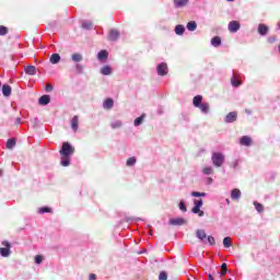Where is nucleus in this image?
Returning <instances> with one entry per match:
<instances>
[{
    "mask_svg": "<svg viewBox=\"0 0 280 280\" xmlns=\"http://www.w3.org/2000/svg\"><path fill=\"white\" fill-rule=\"evenodd\" d=\"M192 104H194L195 108H199V110H201V113H203V115H208V113L210 110V105H209V103H202V95L195 96L192 100Z\"/></svg>",
    "mask_w": 280,
    "mask_h": 280,
    "instance_id": "1",
    "label": "nucleus"
},
{
    "mask_svg": "<svg viewBox=\"0 0 280 280\" xmlns=\"http://www.w3.org/2000/svg\"><path fill=\"white\" fill-rule=\"evenodd\" d=\"M225 158L222 152H213L211 156V162L214 167H222L224 165Z\"/></svg>",
    "mask_w": 280,
    "mask_h": 280,
    "instance_id": "2",
    "label": "nucleus"
},
{
    "mask_svg": "<svg viewBox=\"0 0 280 280\" xmlns=\"http://www.w3.org/2000/svg\"><path fill=\"white\" fill-rule=\"evenodd\" d=\"M59 152L61 156H71L75 152V149L69 142H63Z\"/></svg>",
    "mask_w": 280,
    "mask_h": 280,
    "instance_id": "3",
    "label": "nucleus"
},
{
    "mask_svg": "<svg viewBox=\"0 0 280 280\" xmlns=\"http://www.w3.org/2000/svg\"><path fill=\"white\" fill-rule=\"evenodd\" d=\"M2 246H4V247L0 248L1 257H10V255H11L10 248H12V245L10 244V242L3 241Z\"/></svg>",
    "mask_w": 280,
    "mask_h": 280,
    "instance_id": "4",
    "label": "nucleus"
},
{
    "mask_svg": "<svg viewBox=\"0 0 280 280\" xmlns=\"http://www.w3.org/2000/svg\"><path fill=\"white\" fill-rule=\"evenodd\" d=\"M168 224H171V226H183V225L187 224V220H185L183 218H175V219H171L168 221Z\"/></svg>",
    "mask_w": 280,
    "mask_h": 280,
    "instance_id": "5",
    "label": "nucleus"
},
{
    "mask_svg": "<svg viewBox=\"0 0 280 280\" xmlns=\"http://www.w3.org/2000/svg\"><path fill=\"white\" fill-rule=\"evenodd\" d=\"M240 27H241V24L237 21H231L228 26L229 32H231L232 34L240 32Z\"/></svg>",
    "mask_w": 280,
    "mask_h": 280,
    "instance_id": "6",
    "label": "nucleus"
},
{
    "mask_svg": "<svg viewBox=\"0 0 280 280\" xmlns=\"http://www.w3.org/2000/svg\"><path fill=\"white\" fill-rule=\"evenodd\" d=\"M158 75H167V63L162 62L156 67Z\"/></svg>",
    "mask_w": 280,
    "mask_h": 280,
    "instance_id": "7",
    "label": "nucleus"
},
{
    "mask_svg": "<svg viewBox=\"0 0 280 280\" xmlns=\"http://www.w3.org/2000/svg\"><path fill=\"white\" fill-rule=\"evenodd\" d=\"M225 124H233L234 121H237V112H231L229 113L224 118Z\"/></svg>",
    "mask_w": 280,
    "mask_h": 280,
    "instance_id": "8",
    "label": "nucleus"
},
{
    "mask_svg": "<svg viewBox=\"0 0 280 280\" xmlns=\"http://www.w3.org/2000/svg\"><path fill=\"white\" fill-rule=\"evenodd\" d=\"M241 145H245L246 148H249V145H253V139L248 136H243L240 139Z\"/></svg>",
    "mask_w": 280,
    "mask_h": 280,
    "instance_id": "9",
    "label": "nucleus"
},
{
    "mask_svg": "<svg viewBox=\"0 0 280 280\" xmlns=\"http://www.w3.org/2000/svg\"><path fill=\"white\" fill-rule=\"evenodd\" d=\"M269 32L268 25L266 24H259L258 25V34L260 36H267Z\"/></svg>",
    "mask_w": 280,
    "mask_h": 280,
    "instance_id": "10",
    "label": "nucleus"
},
{
    "mask_svg": "<svg viewBox=\"0 0 280 280\" xmlns=\"http://www.w3.org/2000/svg\"><path fill=\"white\" fill-rule=\"evenodd\" d=\"M70 124L73 132H75L80 126V118L78 116L72 117Z\"/></svg>",
    "mask_w": 280,
    "mask_h": 280,
    "instance_id": "11",
    "label": "nucleus"
},
{
    "mask_svg": "<svg viewBox=\"0 0 280 280\" xmlns=\"http://www.w3.org/2000/svg\"><path fill=\"white\" fill-rule=\"evenodd\" d=\"M120 34H119V31L117 30H110L109 31V34H108V40H117L119 38Z\"/></svg>",
    "mask_w": 280,
    "mask_h": 280,
    "instance_id": "12",
    "label": "nucleus"
},
{
    "mask_svg": "<svg viewBox=\"0 0 280 280\" xmlns=\"http://www.w3.org/2000/svg\"><path fill=\"white\" fill-rule=\"evenodd\" d=\"M97 60H100V62H106V60H108V51L106 50H101L97 54Z\"/></svg>",
    "mask_w": 280,
    "mask_h": 280,
    "instance_id": "13",
    "label": "nucleus"
},
{
    "mask_svg": "<svg viewBox=\"0 0 280 280\" xmlns=\"http://www.w3.org/2000/svg\"><path fill=\"white\" fill-rule=\"evenodd\" d=\"M49 102H51V97L49 95H43L39 100H38V105L39 106H47V104H49Z\"/></svg>",
    "mask_w": 280,
    "mask_h": 280,
    "instance_id": "14",
    "label": "nucleus"
},
{
    "mask_svg": "<svg viewBox=\"0 0 280 280\" xmlns=\"http://www.w3.org/2000/svg\"><path fill=\"white\" fill-rule=\"evenodd\" d=\"M231 198H232V200H240L242 198V190L234 188L231 191Z\"/></svg>",
    "mask_w": 280,
    "mask_h": 280,
    "instance_id": "15",
    "label": "nucleus"
},
{
    "mask_svg": "<svg viewBox=\"0 0 280 280\" xmlns=\"http://www.w3.org/2000/svg\"><path fill=\"white\" fill-rule=\"evenodd\" d=\"M2 95L4 97H10V95H12V86L8 85V84H4L2 86Z\"/></svg>",
    "mask_w": 280,
    "mask_h": 280,
    "instance_id": "16",
    "label": "nucleus"
},
{
    "mask_svg": "<svg viewBox=\"0 0 280 280\" xmlns=\"http://www.w3.org/2000/svg\"><path fill=\"white\" fill-rule=\"evenodd\" d=\"M102 75H113V68L110 66H104L101 68Z\"/></svg>",
    "mask_w": 280,
    "mask_h": 280,
    "instance_id": "17",
    "label": "nucleus"
},
{
    "mask_svg": "<svg viewBox=\"0 0 280 280\" xmlns=\"http://www.w3.org/2000/svg\"><path fill=\"white\" fill-rule=\"evenodd\" d=\"M113 106H115V102L113 101V98H107L105 100V102L103 103V107L106 110H110V108H113Z\"/></svg>",
    "mask_w": 280,
    "mask_h": 280,
    "instance_id": "18",
    "label": "nucleus"
},
{
    "mask_svg": "<svg viewBox=\"0 0 280 280\" xmlns=\"http://www.w3.org/2000/svg\"><path fill=\"white\" fill-rule=\"evenodd\" d=\"M24 71L27 75H36V67L34 66H26Z\"/></svg>",
    "mask_w": 280,
    "mask_h": 280,
    "instance_id": "19",
    "label": "nucleus"
},
{
    "mask_svg": "<svg viewBox=\"0 0 280 280\" xmlns=\"http://www.w3.org/2000/svg\"><path fill=\"white\" fill-rule=\"evenodd\" d=\"M189 3V0H174L175 8H185Z\"/></svg>",
    "mask_w": 280,
    "mask_h": 280,
    "instance_id": "20",
    "label": "nucleus"
},
{
    "mask_svg": "<svg viewBox=\"0 0 280 280\" xmlns=\"http://www.w3.org/2000/svg\"><path fill=\"white\" fill-rule=\"evenodd\" d=\"M49 62L51 65H58V62H60V55L59 54H52L50 56Z\"/></svg>",
    "mask_w": 280,
    "mask_h": 280,
    "instance_id": "21",
    "label": "nucleus"
},
{
    "mask_svg": "<svg viewBox=\"0 0 280 280\" xmlns=\"http://www.w3.org/2000/svg\"><path fill=\"white\" fill-rule=\"evenodd\" d=\"M175 34H177V36H183L185 34V26L180 24L176 25Z\"/></svg>",
    "mask_w": 280,
    "mask_h": 280,
    "instance_id": "22",
    "label": "nucleus"
},
{
    "mask_svg": "<svg viewBox=\"0 0 280 280\" xmlns=\"http://www.w3.org/2000/svg\"><path fill=\"white\" fill-rule=\"evenodd\" d=\"M212 47H220L222 45V38L220 36H215L211 39Z\"/></svg>",
    "mask_w": 280,
    "mask_h": 280,
    "instance_id": "23",
    "label": "nucleus"
},
{
    "mask_svg": "<svg viewBox=\"0 0 280 280\" xmlns=\"http://www.w3.org/2000/svg\"><path fill=\"white\" fill-rule=\"evenodd\" d=\"M144 120H145V114H142L140 117H138L133 120V125L136 127H139V126H141V124H143Z\"/></svg>",
    "mask_w": 280,
    "mask_h": 280,
    "instance_id": "24",
    "label": "nucleus"
},
{
    "mask_svg": "<svg viewBox=\"0 0 280 280\" xmlns=\"http://www.w3.org/2000/svg\"><path fill=\"white\" fill-rule=\"evenodd\" d=\"M121 126H124L121 120H114L110 122V128H113V130H117V128H121Z\"/></svg>",
    "mask_w": 280,
    "mask_h": 280,
    "instance_id": "25",
    "label": "nucleus"
},
{
    "mask_svg": "<svg viewBox=\"0 0 280 280\" xmlns=\"http://www.w3.org/2000/svg\"><path fill=\"white\" fill-rule=\"evenodd\" d=\"M196 235L201 242L207 238V233L205 232V230H197Z\"/></svg>",
    "mask_w": 280,
    "mask_h": 280,
    "instance_id": "26",
    "label": "nucleus"
},
{
    "mask_svg": "<svg viewBox=\"0 0 280 280\" xmlns=\"http://www.w3.org/2000/svg\"><path fill=\"white\" fill-rule=\"evenodd\" d=\"M198 27V24L196 22L190 21L187 23V31L188 32H196V28Z\"/></svg>",
    "mask_w": 280,
    "mask_h": 280,
    "instance_id": "27",
    "label": "nucleus"
},
{
    "mask_svg": "<svg viewBox=\"0 0 280 280\" xmlns=\"http://www.w3.org/2000/svg\"><path fill=\"white\" fill-rule=\"evenodd\" d=\"M127 167H133V165H137V158L131 156L126 162Z\"/></svg>",
    "mask_w": 280,
    "mask_h": 280,
    "instance_id": "28",
    "label": "nucleus"
},
{
    "mask_svg": "<svg viewBox=\"0 0 280 280\" xmlns=\"http://www.w3.org/2000/svg\"><path fill=\"white\" fill-rule=\"evenodd\" d=\"M71 58H72V61L73 62H82V60H83V57H82V54H73L72 56H71Z\"/></svg>",
    "mask_w": 280,
    "mask_h": 280,
    "instance_id": "29",
    "label": "nucleus"
},
{
    "mask_svg": "<svg viewBox=\"0 0 280 280\" xmlns=\"http://www.w3.org/2000/svg\"><path fill=\"white\" fill-rule=\"evenodd\" d=\"M202 174H205V176H211V174H213V167H211V166L203 167Z\"/></svg>",
    "mask_w": 280,
    "mask_h": 280,
    "instance_id": "30",
    "label": "nucleus"
},
{
    "mask_svg": "<svg viewBox=\"0 0 280 280\" xmlns=\"http://www.w3.org/2000/svg\"><path fill=\"white\" fill-rule=\"evenodd\" d=\"M223 246L224 248H231V246H233V243H231V237L226 236L223 238Z\"/></svg>",
    "mask_w": 280,
    "mask_h": 280,
    "instance_id": "31",
    "label": "nucleus"
},
{
    "mask_svg": "<svg viewBox=\"0 0 280 280\" xmlns=\"http://www.w3.org/2000/svg\"><path fill=\"white\" fill-rule=\"evenodd\" d=\"M61 165L63 166V167H69V165H70V163H71V161L69 160V156H65L63 155V158H61Z\"/></svg>",
    "mask_w": 280,
    "mask_h": 280,
    "instance_id": "32",
    "label": "nucleus"
},
{
    "mask_svg": "<svg viewBox=\"0 0 280 280\" xmlns=\"http://www.w3.org/2000/svg\"><path fill=\"white\" fill-rule=\"evenodd\" d=\"M190 196H192V198H206L207 192L192 191Z\"/></svg>",
    "mask_w": 280,
    "mask_h": 280,
    "instance_id": "33",
    "label": "nucleus"
},
{
    "mask_svg": "<svg viewBox=\"0 0 280 280\" xmlns=\"http://www.w3.org/2000/svg\"><path fill=\"white\" fill-rule=\"evenodd\" d=\"M254 207H255L256 211H258V213H264V205H261L257 201H254Z\"/></svg>",
    "mask_w": 280,
    "mask_h": 280,
    "instance_id": "34",
    "label": "nucleus"
},
{
    "mask_svg": "<svg viewBox=\"0 0 280 280\" xmlns=\"http://www.w3.org/2000/svg\"><path fill=\"white\" fill-rule=\"evenodd\" d=\"M14 145H16V140H14V139H9V140L7 141V148H8V150H12V149L14 148Z\"/></svg>",
    "mask_w": 280,
    "mask_h": 280,
    "instance_id": "35",
    "label": "nucleus"
},
{
    "mask_svg": "<svg viewBox=\"0 0 280 280\" xmlns=\"http://www.w3.org/2000/svg\"><path fill=\"white\" fill-rule=\"evenodd\" d=\"M82 27H83V30H91V28L93 27V22H91V21H84V22L82 23Z\"/></svg>",
    "mask_w": 280,
    "mask_h": 280,
    "instance_id": "36",
    "label": "nucleus"
},
{
    "mask_svg": "<svg viewBox=\"0 0 280 280\" xmlns=\"http://www.w3.org/2000/svg\"><path fill=\"white\" fill-rule=\"evenodd\" d=\"M38 213H51V208H48V207L39 208Z\"/></svg>",
    "mask_w": 280,
    "mask_h": 280,
    "instance_id": "37",
    "label": "nucleus"
},
{
    "mask_svg": "<svg viewBox=\"0 0 280 280\" xmlns=\"http://www.w3.org/2000/svg\"><path fill=\"white\" fill-rule=\"evenodd\" d=\"M231 83H232V86H240V84H242V82L237 80L235 77L231 79Z\"/></svg>",
    "mask_w": 280,
    "mask_h": 280,
    "instance_id": "38",
    "label": "nucleus"
},
{
    "mask_svg": "<svg viewBox=\"0 0 280 280\" xmlns=\"http://www.w3.org/2000/svg\"><path fill=\"white\" fill-rule=\"evenodd\" d=\"M178 208L183 211V213H187V206L185 201L179 202Z\"/></svg>",
    "mask_w": 280,
    "mask_h": 280,
    "instance_id": "39",
    "label": "nucleus"
},
{
    "mask_svg": "<svg viewBox=\"0 0 280 280\" xmlns=\"http://www.w3.org/2000/svg\"><path fill=\"white\" fill-rule=\"evenodd\" d=\"M8 34V27L0 25V36H5Z\"/></svg>",
    "mask_w": 280,
    "mask_h": 280,
    "instance_id": "40",
    "label": "nucleus"
},
{
    "mask_svg": "<svg viewBox=\"0 0 280 280\" xmlns=\"http://www.w3.org/2000/svg\"><path fill=\"white\" fill-rule=\"evenodd\" d=\"M194 205L195 207H199V208H202V199H194Z\"/></svg>",
    "mask_w": 280,
    "mask_h": 280,
    "instance_id": "41",
    "label": "nucleus"
},
{
    "mask_svg": "<svg viewBox=\"0 0 280 280\" xmlns=\"http://www.w3.org/2000/svg\"><path fill=\"white\" fill-rule=\"evenodd\" d=\"M159 279H160V280H167V272L161 271V272H160V276H159Z\"/></svg>",
    "mask_w": 280,
    "mask_h": 280,
    "instance_id": "42",
    "label": "nucleus"
},
{
    "mask_svg": "<svg viewBox=\"0 0 280 280\" xmlns=\"http://www.w3.org/2000/svg\"><path fill=\"white\" fill-rule=\"evenodd\" d=\"M35 264H37V265L43 264V256H40V255L35 256Z\"/></svg>",
    "mask_w": 280,
    "mask_h": 280,
    "instance_id": "43",
    "label": "nucleus"
},
{
    "mask_svg": "<svg viewBox=\"0 0 280 280\" xmlns=\"http://www.w3.org/2000/svg\"><path fill=\"white\" fill-rule=\"evenodd\" d=\"M208 243L210 244V246L215 245V238L213 236H208Z\"/></svg>",
    "mask_w": 280,
    "mask_h": 280,
    "instance_id": "44",
    "label": "nucleus"
},
{
    "mask_svg": "<svg viewBox=\"0 0 280 280\" xmlns=\"http://www.w3.org/2000/svg\"><path fill=\"white\" fill-rule=\"evenodd\" d=\"M75 69H77V71H78V73H82V71H84V67H83L82 65H80V63H78V65L75 66Z\"/></svg>",
    "mask_w": 280,
    "mask_h": 280,
    "instance_id": "45",
    "label": "nucleus"
},
{
    "mask_svg": "<svg viewBox=\"0 0 280 280\" xmlns=\"http://www.w3.org/2000/svg\"><path fill=\"white\" fill-rule=\"evenodd\" d=\"M46 91H47V93H51V91H54V85L50 84V83H47L46 84Z\"/></svg>",
    "mask_w": 280,
    "mask_h": 280,
    "instance_id": "46",
    "label": "nucleus"
},
{
    "mask_svg": "<svg viewBox=\"0 0 280 280\" xmlns=\"http://www.w3.org/2000/svg\"><path fill=\"white\" fill-rule=\"evenodd\" d=\"M200 209H201L200 207L194 206L191 211H192V213H200Z\"/></svg>",
    "mask_w": 280,
    "mask_h": 280,
    "instance_id": "47",
    "label": "nucleus"
},
{
    "mask_svg": "<svg viewBox=\"0 0 280 280\" xmlns=\"http://www.w3.org/2000/svg\"><path fill=\"white\" fill-rule=\"evenodd\" d=\"M226 272H229V269H221V271H218V275H220V277H224Z\"/></svg>",
    "mask_w": 280,
    "mask_h": 280,
    "instance_id": "48",
    "label": "nucleus"
},
{
    "mask_svg": "<svg viewBox=\"0 0 280 280\" xmlns=\"http://www.w3.org/2000/svg\"><path fill=\"white\" fill-rule=\"evenodd\" d=\"M197 214H198V217H199V218H203V215H205V211L199 210V212H197Z\"/></svg>",
    "mask_w": 280,
    "mask_h": 280,
    "instance_id": "49",
    "label": "nucleus"
},
{
    "mask_svg": "<svg viewBox=\"0 0 280 280\" xmlns=\"http://www.w3.org/2000/svg\"><path fill=\"white\" fill-rule=\"evenodd\" d=\"M96 279H97V276L95 273L90 275V280H96Z\"/></svg>",
    "mask_w": 280,
    "mask_h": 280,
    "instance_id": "50",
    "label": "nucleus"
},
{
    "mask_svg": "<svg viewBox=\"0 0 280 280\" xmlns=\"http://www.w3.org/2000/svg\"><path fill=\"white\" fill-rule=\"evenodd\" d=\"M211 183H213V178L208 177V178H207V184H208V185H211Z\"/></svg>",
    "mask_w": 280,
    "mask_h": 280,
    "instance_id": "51",
    "label": "nucleus"
},
{
    "mask_svg": "<svg viewBox=\"0 0 280 280\" xmlns=\"http://www.w3.org/2000/svg\"><path fill=\"white\" fill-rule=\"evenodd\" d=\"M221 269H223V270H228L226 262H223V264L221 265Z\"/></svg>",
    "mask_w": 280,
    "mask_h": 280,
    "instance_id": "52",
    "label": "nucleus"
},
{
    "mask_svg": "<svg viewBox=\"0 0 280 280\" xmlns=\"http://www.w3.org/2000/svg\"><path fill=\"white\" fill-rule=\"evenodd\" d=\"M20 124H21V118L18 117V118L15 119V125H16V126H20Z\"/></svg>",
    "mask_w": 280,
    "mask_h": 280,
    "instance_id": "53",
    "label": "nucleus"
},
{
    "mask_svg": "<svg viewBox=\"0 0 280 280\" xmlns=\"http://www.w3.org/2000/svg\"><path fill=\"white\" fill-rule=\"evenodd\" d=\"M208 280H215V278H213V275H212V273H209V275H208Z\"/></svg>",
    "mask_w": 280,
    "mask_h": 280,
    "instance_id": "54",
    "label": "nucleus"
},
{
    "mask_svg": "<svg viewBox=\"0 0 280 280\" xmlns=\"http://www.w3.org/2000/svg\"><path fill=\"white\" fill-rule=\"evenodd\" d=\"M269 43H275V37H269Z\"/></svg>",
    "mask_w": 280,
    "mask_h": 280,
    "instance_id": "55",
    "label": "nucleus"
},
{
    "mask_svg": "<svg viewBox=\"0 0 280 280\" xmlns=\"http://www.w3.org/2000/svg\"><path fill=\"white\" fill-rule=\"evenodd\" d=\"M226 205H231V200L230 199H225Z\"/></svg>",
    "mask_w": 280,
    "mask_h": 280,
    "instance_id": "56",
    "label": "nucleus"
},
{
    "mask_svg": "<svg viewBox=\"0 0 280 280\" xmlns=\"http://www.w3.org/2000/svg\"><path fill=\"white\" fill-rule=\"evenodd\" d=\"M245 113H247V115H250V110L246 109Z\"/></svg>",
    "mask_w": 280,
    "mask_h": 280,
    "instance_id": "57",
    "label": "nucleus"
},
{
    "mask_svg": "<svg viewBox=\"0 0 280 280\" xmlns=\"http://www.w3.org/2000/svg\"><path fill=\"white\" fill-rule=\"evenodd\" d=\"M0 176H3V171L2 170H0Z\"/></svg>",
    "mask_w": 280,
    "mask_h": 280,
    "instance_id": "58",
    "label": "nucleus"
},
{
    "mask_svg": "<svg viewBox=\"0 0 280 280\" xmlns=\"http://www.w3.org/2000/svg\"><path fill=\"white\" fill-rule=\"evenodd\" d=\"M278 27H279V30H280V22H278Z\"/></svg>",
    "mask_w": 280,
    "mask_h": 280,
    "instance_id": "59",
    "label": "nucleus"
},
{
    "mask_svg": "<svg viewBox=\"0 0 280 280\" xmlns=\"http://www.w3.org/2000/svg\"><path fill=\"white\" fill-rule=\"evenodd\" d=\"M0 88H1V81H0Z\"/></svg>",
    "mask_w": 280,
    "mask_h": 280,
    "instance_id": "60",
    "label": "nucleus"
},
{
    "mask_svg": "<svg viewBox=\"0 0 280 280\" xmlns=\"http://www.w3.org/2000/svg\"><path fill=\"white\" fill-rule=\"evenodd\" d=\"M228 1H233V0H228Z\"/></svg>",
    "mask_w": 280,
    "mask_h": 280,
    "instance_id": "61",
    "label": "nucleus"
},
{
    "mask_svg": "<svg viewBox=\"0 0 280 280\" xmlns=\"http://www.w3.org/2000/svg\"><path fill=\"white\" fill-rule=\"evenodd\" d=\"M229 280H232V279H229Z\"/></svg>",
    "mask_w": 280,
    "mask_h": 280,
    "instance_id": "62",
    "label": "nucleus"
}]
</instances>
